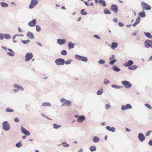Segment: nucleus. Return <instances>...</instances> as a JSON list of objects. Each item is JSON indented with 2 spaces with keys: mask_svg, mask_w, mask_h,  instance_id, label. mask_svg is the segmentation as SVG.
Returning <instances> with one entry per match:
<instances>
[{
  "mask_svg": "<svg viewBox=\"0 0 152 152\" xmlns=\"http://www.w3.org/2000/svg\"><path fill=\"white\" fill-rule=\"evenodd\" d=\"M141 5L142 8L144 10H151V7L148 4L145 3L144 1H142L141 3Z\"/></svg>",
  "mask_w": 152,
  "mask_h": 152,
  "instance_id": "obj_1",
  "label": "nucleus"
},
{
  "mask_svg": "<svg viewBox=\"0 0 152 152\" xmlns=\"http://www.w3.org/2000/svg\"><path fill=\"white\" fill-rule=\"evenodd\" d=\"M121 83L126 88H129L132 86L131 83L126 80L122 81H121Z\"/></svg>",
  "mask_w": 152,
  "mask_h": 152,
  "instance_id": "obj_2",
  "label": "nucleus"
},
{
  "mask_svg": "<svg viewBox=\"0 0 152 152\" xmlns=\"http://www.w3.org/2000/svg\"><path fill=\"white\" fill-rule=\"evenodd\" d=\"M144 45L146 48L151 47L152 48V40L148 39L146 40L145 42Z\"/></svg>",
  "mask_w": 152,
  "mask_h": 152,
  "instance_id": "obj_3",
  "label": "nucleus"
},
{
  "mask_svg": "<svg viewBox=\"0 0 152 152\" xmlns=\"http://www.w3.org/2000/svg\"><path fill=\"white\" fill-rule=\"evenodd\" d=\"M55 62L58 65H63L64 64L65 60L62 58H58L55 60Z\"/></svg>",
  "mask_w": 152,
  "mask_h": 152,
  "instance_id": "obj_4",
  "label": "nucleus"
},
{
  "mask_svg": "<svg viewBox=\"0 0 152 152\" xmlns=\"http://www.w3.org/2000/svg\"><path fill=\"white\" fill-rule=\"evenodd\" d=\"M121 108L122 111H124L128 109H131L132 106L129 104H127L126 105H123L121 106Z\"/></svg>",
  "mask_w": 152,
  "mask_h": 152,
  "instance_id": "obj_5",
  "label": "nucleus"
},
{
  "mask_svg": "<svg viewBox=\"0 0 152 152\" xmlns=\"http://www.w3.org/2000/svg\"><path fill=\"white\" fill-rule=\"evenodd\" d=\"M3 127L4 130L7 131L9 130L10 125L7 121H5L3 123Z\"/></svg>",
  "mask_w": 152,
  "mask_h": 152,
  "instance_id": "obj_6",
  "label": "nucleus"
},
{
  "mask_svg": "<svg viewBox=\"0 0 152 152\" xmlns=\"http://www.w3.org/2000/svg\"><path fill=\"white\" fill-rule=\"evenodd\" d=\"M33 57V56L32 53H28L26 55L25 61H28L32 58Z\"/></svg>",
  "mask_w": 152,
  "mask_h": 152,
  "instance_id": "obj_7",
  "label": "nucleus"
},
{
  "mask_svg": "<svg viewBox=\"0 0 152 152\" xmlns=\"http://www.w3.org/2000/svg\"><path fill=\"white\" fill-rule=\"evenodd\" d=\"M110 9L115 13H117L118 11V7L115 4H113L111 6Z\"/></svg>",
  "mask_w": 152,
  "mask_h": 152,
  "instance_id": "obj_8",
  "label": "nucleus"
},
{
  "mask_svg": "<svg viewBox=\"0 0 152 152\" xmlns=\"http://www.w3.org/2000/svg\"><path fill=\"white\" fill-rule=\"evenodd\" d=\"M38 3L37 0H31L30 4L29 5V7L31 9H32Z\"/></svg>",
  "mask_w": 152,
  "mask_h": 152,
  "instance_id": "obj_9",
  "label": "nucleus"
},
{
  "mask_svg": "<svg viewBox=\"0 0 152 152\" xmlns=\"http://www.w3.org/2000/svg\"><path fill=\"white\" fill-rule=\"evenodd\" d=\"M138 138L139 140L141 142H143L145 139V137L144 134L142 133H140L138 134Z\"/></svg>",
  "mask_w": 152,
  "mask_h": 152,
  "instance_id": "obj_10",
  "label": "nucleus"
},
{
  "mask_svg": "<svg viewBox=\"0 0 152 152\" xmlns=\"http://www.w3.org/2000/svg\"><path fill=\"white\" fill-rule=\"evenodd\" d=\"M134 63L133 61L132 60H129L126 63L123 64L124 66L126 67H129L132 65Z\"/></svg>",
  "mask_w": 152,
  "mask_h": 152,
  "instance_id": "obj_11",
  "label": "nucleus"
},
{
  "mask_svg": "<svg viewBox=\"0 0 152 152\" xmlns=\"http://www.w3.org/2000/svg\"><path fill=\"white\" fill-rule=\"evenodd\" d=\"M76 58L78 60L83 61H86V57L81 56L78 55H75Z\"/></svg>",
  "mask_w": 152,
  "mask_h": 152,
  "instance_id": "obj_12",
  "label": "nucleus"
},
{
  "mask_svg": "<svg viewBox=\"0 0 152 152\" xmlns=\"http://www.w3.org/2000/svg\"><path fill=\"white\" fill-rule=\"evenodd\" d=\"M21 132L25 135L28 136L30 134V132L26 130L25 128H24L23 127H22L21 128Z\"/></svg>",
  "mask_w": 152,
  "mask_h": 152,
  "instance_id": "obj_13",
  "label": "nucleus"
},
{
  "mask_svg": "<svg viewBox=\"0 0 152 152\" xmlns=\"http://www.w3.org/2000/svg\"><path fill=\"white\" fill-rule=\"evenodd\" d=\"M66 42V39H58L57 42L58 44L60 45H62L64 44Z\"/></svg>",
  "mask_w": 152,
  "mask_h": 152,
  "instance_id": "obj_14",
  "label": "nucleus"
},
{
  "mask_svg": "<svg viewBox=\"0 0 152 152\" xmlns=\"http://www.w3.org/2000/svg\"><path fill=\"white\" fill-rule=\"evenodd\" d=\"M36 23V20L35 19H33L29 22L28 25L30 26H35Z\"/></svg>",
  "mask_w": 152,
  "mask_h": 152,
  "instance_id": "obj_15",
  "label": "nucleus"
},
{
  "mask_svg": "<svg viewBox=\"0 0 152 152\" xmlns=\"http://www.w3.org/2000/svg\"><path fill=\"white\" fill-rule=\"evenodd\" d=\"M106 128L107 130L113 132H114L115 131V129L114 127H111L109 126H106Z\"/></svg>",
  "mask_w": 152,
  "mask_h": 152,
  "instance_id": "obj_16",
  "label": "nucleus"
},
{
  "mask_svg": "<svg viewBox=\"0 0 152 152\" xmlns=\"http://www.w3.org/2000/svg\"><path fill=\"white\" fill-rule=\"evenodd\" d=\"M85 119L84 115H81L79 117L77 120L78 122L80 123L82 122Z\"/></svg>",
  "mask_w": 152,
  "mask_h": 152,
  "instance_id": "obj_17",
  "label": "nucleus"
},
{
  "mask_svg": "<svg viewBox=\"0 0 152 152\" xmlns=\"http://www.w3.org/2000/svg\"><path fill=\"white\" fill-rule=\"evenodd\" d=\"M140 20V18L139 16H138V17L136 19L135 22L133 24L132 26H136L139 23Z\"/></svg>",
  "mask_w": 152,
  "mask_h": 152,
  "instance_id": "obj_18",
  "label": "nucleus"
},
{
  "mask_svg": "<svg viewBox=\"0 0 152 152\" xmlns=\"http://www.w3.org/2000/svg\"><path fill=\"white\" fill-rule=\"evenodd\" d=\"M99 3L103 7H105L106 5L105 2L103 0H99Z\"/></svg>",
  "mask_w": 152,
  "mask_h": 152,
  "instance_id": "obj_19",
  "label": "nucleus"
},
{
  "mask_svg": "<svg viewBox=\"0 0 152 152\" xmlns=\"http://www.w3.org/2000/svg\"><path fill=\"white\" fill-rule=\"evenodd\" d=\"M26 35L27 37L31 39H33L34 38L33 34L30 32H28Z\"/></svg>",
  "mask_w": 152,
  "mask_h": 152,
  "instance_id": "obj_20",
  "label": "nucleus"
},
{
  "mask_svg": "<svg viewBox=\"0 0 152 152\" xmlns=\"http://www.w3.org/2000/svg\"><path fill=\"white\" fill-rule=\"evenodd\" d=\"M118 45V44L115 42H112L111 46V48L113 49H114L115 48H116Z\"/></svg>",
  "mask_w": 152,
  "mask_h": 152,
  "instance_id": "obj_21",
  "label": "nucleus"
},
{
  "mask_svg": "<svg viewBox=\"0 0 152 152\" xmlns=\"http://www.w3.org/2000/svg\"><path fill=\"white\" fill-rule=\"evenodd\" d=\"M99 141V137L95 136L93 138V141L94 142H97Z\"/></svg>",
  "mask_w": 152,
  "mask_h": 152,
  "instance_id": "obj_22",
  "label": "nucleus"
},
{
  "mask_svg": "<svg viewBox=\"0 0 152 152\" xmlns=\"http://www.w3.org/2000/svg\"><path fill=\"white\" fill-rule=\"evenodd\" d=\"M71 104V102L69 100H67L65 102V103H64V104H62V106L65 105L66 106H70Z\"/></svg>",
  "mask_w": 152,
  "mask_h": 152,
  "instance_id": "obj_23",
  "label": "nucleus"
},
{
  "mask_svg": "<svg viewBox=\"0 0 152 152\" xmlns=\"http://www.w3.org/2000/svg\"><path fill=\"white\" fill-rule=\"evenodd\" d=\"M137 68V66L136 65H133V66H129L128 67V69L130 70H133L136 69Z\"/></svg>",
  "mask_w": 152,
  "mask_h": 152,
  "instance_id": "obj_24",
  "label": "nucleus"
},
{
  "mask_svg": "<svg viewBox=\"0 0 152 152\" xmlns=\"http://www.w3.org/2000/svg\"><path fill=\"white\" fill-rule=\"evenodd\" d=\"M68 46L69 49H71L74 48V45L71 42H69L68 43Z\"/></svg>",
  "mask_w": 152,
  "mask_h": 152,
  "instance_id": "obj_25",
  "label": "nucleus"
},
{
  "mask_svg": "<svg viewBox=\"0 0 152 152\" xmlns=\"http://www.w3.org/2000/svg\"><path fill=\"white\" fill-rule=\"evenodd\" d=\"M113 69L115 71L119 72L120 71V69L118 68L116 66H114L113 67Z\"/></svg>",
  "mask_w": 152,
  "mask_h": 152,
  "instance_id": "obj_26",
  "label": "nucleus"
},
{
  "mask_svg": "<svg viewBox=\"0 0 152 152\" xmlns=\"http://www.w3.org/2000/svg\"><path fill=\"white\" fill-rule=\"evenodd\" d=\"M111 87L115 89H119L122 88V86L117 85L115 84H113L111 85Z\"/></svg>",
  "mask_w": 152,
  "mask_h": 152,
  "instance_id": "obj_27",
  "label": "nucleus"
},
{
  "mask_svg": "<svg viewBox=\"0 0 152 152\" xmlns=\"http://www.w3.org/2000/svg\"><path fill=\"white\" fill-rule=\"evenodd\" d=\"M144 34L147 37L149 38H152V35L149 32H144Z\"/></svg>",
  "mask_w": 152,
  "mask_h": 152,
  "instance_id": "obj_28",
  "label": "nucleus"
},
{
  "mask_svg": "<svg viewBox=\"0 0 152 152\" xmlns=\"http://www.w3.org/2000/svg\"><path fill=\"white\" fill-rule=\"evenodd\" d=\"M110 83V81L107 79L104 78V84L105 85H107Z\"/></svg>",
  "mask_w": 152,
  "mask_h": 152,
  "instance_id": "obj_29",
  "label": "nucleus"
},
{
  "mask_svg": "<svg viewBox=\"0 0 152 152\" xmlns=\"http://www.w3.org/2000/svg\"><path fill=\"white\" fill-rule=\"evenodd\" d=\"M14 86L15 88H17L19 89H21L22 90H23V87H22L20 86V85H19L18 84H15L14 85Z\"/></svg>",
  "mask_w": 152,
  "mask_h": 152,
  "instance_id": "obj_30",
  "label": "nucleus"
},
{
  "mask_svg": "<svg viewBox=\"0 0 152 152\" xmlns=\"http://www.w3.org/2000/svg\"><path fill=\"white\" fill-rule=\"evenodd\" d=\"M139 14L141 17L144 18L145 17V13L144 11L140 12Z\"/></svg>",
  "mask_w": 152,
  "mask_h": 152,
  "instance_id": "obj_31",
  "label": "nucleus"
},
{
  "mask_svg": "<svg viewBox=\"0 0 152 152\" xmlns=\"http://www.w3.org/2000/svg\"><path fill=\"white\" fill-rule=\"evenodd\" d=\"M1 5L2 7H8V4L4 2H1Z\"/></svg>",
  "mask_w": 152,
  "mask_h": 152,
  "instance_id": "obj_32",
  "label": "nucleus"
},
{
  "mask_svg": "<svg viewBox=\"0 0 152 152\" xmlns=\"http://www.w3.org/2000/svg\"><path fill=\"white\" fill-rule=\"evenodd\" d=\"M42 105L43 106H50L51 104L49 103L48 102H43L42 104Z\"/></svg>",
  "mask_w": 152,
  "mask_h": 152,
  "instance_id": "obj_33",
  "label": "nucleus"
},
{
  "mask_svg": "<svg viewBox=\"0 0 152 152\" xmlns=\"http://www.w3.org/2000/svg\"><path fill=\"white\" fill-rule=\"evenodd\" d=\"M104 13L105 14H111L110 11L107 9H104Z\"/></svg>",
  "mask_w": 152,
  "mask_h": 152,
  "instance_id": "obj_34",
  "label": "nucleus"
},
{
  "mask_svg": "<svg viewBox=\"0 0 152 152\" xmlns=\"http://www.w3.org/2000/svg\"><path fill=\"white\" fill-rule=\"evenodd\" d=\"M90 150L91 152L94 151H96V148L95 146H92L90 148Z\"/></svg>",
  "mask_w": 152,
  "mask_h": 152,
  "instance_id": "obj_35",
  "label": "nucleus"
},
{
  "mask_svg": "<svg viewBox=\"0 0 152 152\" xmlns=\"http://www.w3.org/2000/svg\"><path fill=\"white\" fill-rule=\"evenodd\" d=\"M105 62L104 60L103 59H101L99 61L98 63L100 64H105Z\"/></svg>",
  "mask_w": 152,
  "mask_h": 152,
  "instance_id": "obj_36",
  "label": "nucleus"
},
{
  "mask_svg": "<svg viewBox=\"0 0 152 152\" xmlns=\"http://www.w3.org/2000/svg\"><path fill=\"white\" fill-rule=\"evenodd\" d=\"M103 92V90L102 89H100L97 92V94L98 95H100L102 94Z\"/></svg>",
  "mask_w": 152,
  "mask_h": 152,
  "instance_id": "obj_37",
  "label": "nucleus"
},
{
  "mask_svg": "<svg viewBox=\"0 0 152 152\" xmlns=\"http://www.w3.org/2000/svg\"><path fill=\"white\" fill-rule=\"evenodd\" d=\"M4 37L7 39H10L11 37L10 35L8 34H5L4 35Z\"/></svg>",
  "mask_w": 152,
  "mask_h": 152,
  "instance_id": "obj_38",
  "label": "nucleus"
},
{
  "mask_svg": "<svg viewBox=\"0 0 152 152\" xmlns=\"http://www.w3.org/2000/svg\"><path fill=\"white\" fill-rule=\"evenodd\" d=\"M53 126L54 127V128L55 129H58V128L60 127L61 125H57L56 124H53Z\"/></svg>",
  "mask_w": 152,
  "mask_h": 152,
  "instance_id": "obj_39",
  "label": "nucleus"
},
{
  "mask_svg": "<svg viewBox=\"0 0 152 152\" xmlns=\"http://www.w3.org/2000/svg\"><path fill=\"white\" fill-rule=\"evenodd\" d=\"M117 60L116 59L113 60L109 62V64L111 65H112Z\"/></svg>",
  "mask_w": 152,
  "mask_h": 152,
  "instance_id": "obj_40",
  "label": "nucleus"
},
{
  "mask_svg": "<svg viewBox=\"0 0 152 152\" xmlns=\"http://www.w3.org/2000/svg\"><path fill=\"white\" fill-rule=\"evenodd\" d=\"M61 144L63 145L64 147H68L69 145L68 144H67L66 142H63L61 143Z\"/></svg>",
  "mask_w": 152,
  "mask_h": 152,
  "instance_id": "obj_41",
  "label": "nucleus"
},
{
  "mask_svg": "<svg viewBox=\"0 0 152 152\" xmlns=\"http://www.w3.org/2000/svg\"><path fill=\"white\" fill-rule=\"evenodd\" d=\"M61 53L63 55L65 56L67 54V52L66 50H64L62 51Z\"/></svg>",
  "mask_w": 152,
  "mask_h": 152,
  "instance_id": "obj_42",
  "label": "nucleus"
},
{
  "mask_svg": "<svg viewBox=\"0 0 152 152\" xmlns=\"http://www.w3.org/2000/svg\"><path fill=\"white\" fill-rule=\"evenodd\" d=\"M145 105L148 108H149L150 109H152V107L150 104H147V103H145Z\"/></svg>",
  "mask_w": 152,
  "mask_h": 152,
  "instance_id": "obj_43",
  "label": "nucleus"
},
{
  "mask_svg": "<svg viewBox=\"0 0 152 152\" xmlns=\"http://www.w3.org/2000/svg\"><path fill=\"white\" fill-rule=\"evenodd\" d=\"M80 13L81 14L85 15H86V11H85V9H82L81 10L80 12Z\"/></svg>",
  "mask_w": 152,
  "mask_h": 152,
  "instance_id": "obj_44",
  "label": "nucleus"
},
{
  "mask_svg": "<svg viewBox=\"0 0 152 152\" xmlns=\"http://www.w3.org/2000/svg\"><path fill=\"white\" fill-rule=\"evenodd\" d=\"M72 60L70 59H69L68 60L65 61V63L66 64H69L71 63Z\"/></svg>",
  "mask_w": 152,
  "mask_h": 152,
  "instance_id": "obj_45",
  "label": "nucleus"
},
{
  "mask_svg": "<svg viewBox=\"0 0 152 152\" xmlns=\"http://www.w3.org/2000/svg\"><path fill=\"white\" fill-rule=\"evenodd\" d=\"M14 110L12 109H11L9 108H7L6 109V111L7 112H13Z\"/></svg>",
  "mask_w": 152,
  "mask_h": 152,
  "instance_id": "obj_46",
  "label": "nucleus"
},
{
  "mask_svg": "<svg viewBox=\"0 0 152 152\" xmlns=\"http://www.w3.org/2000/svg\"><path fill=\"white\" fill-rule=\"evenodd\" d=\"M21 41L22 43L24 44H26L30 42V40H22Z\"/></svg>",
  "mask_w": 152,
  "mask_h": 152,
  "instance_id": "obj_47",
  "label": "nucleus"
},
{
  "mask_svg": "<svg viewBox=\"0 0 152 152\" xmlns=\"http://www.w3.org/2000/svg\"><path fill=\"white\" fill-rule=\"evenodd\" d=\"M36 30L37 31H40L41 30V28H40V27L38 25H36Z\"/></svg>",
  "mask_w": 152,
  "mask_h": 152,
  "instance_id": "obj_48",
  "label": "nucleus"
},
{
  "mask_svg": "<svg viewBox=\"0 0 152 152\" xmlns=\"http://www.w3.org/2000/svg\"><path fill=\"white\" fill-rule=\"evenodd\" d=\"M7 54L10 56H14V53L8 52L7 53Z\"/></svg>",
  "mask_w": 152,
  "mask_h": 152,
  "instance_id": "obj_49",
  "label": "nucleus"
},
{
  "mask_svg": "<svg viewBox=\"0 0 152 152\" xmlns=\"http://www.w3.org/2000/svg\"><path fill=\"white\" fill-rule=\"evenodd\" d=\"M151 131H148L146 133L145 136L147 137V136H149L150 135V134L151 133Z\"/></svg>",
  "mask_w": 152,
  "mask_h": 152,
  "instance_id": "obj_50",
  "label": "nucleus"
},
{
  "mask_svg": "<svg viewBox=\"0 0 152 152\" xmlns=\"http://www.w3.org/2000/svg\"><path fill=\"white\" fill-rule=\"evenodd\" d=\"M94 37V38H96L98 39H100V37L97 35L95 34L93 36Z\"/></svg>",
  "mask_w": 152,
  "mask_h": 152,
  "instance_id": "obj_51",
  "label": "nucleus"
},
{
  "mask_svg": "<svg viewBox=\"0 0 152 152\" xmlns=\"http://www.w3.org/2000/svg\"><path fill=\"white\" fill-rule=\"evenodd\" d=\"M111 107L110 105V104H106L105 105L106 109L107 110H108Z\"/></svg>",
  "mask_w": 152,
  "mask_h": 152,
  "instance_id": "obj_52",
  "label": "nucleus"
},
{
  "mask_svg": "<svg viewBox=\"0 0 152 152\" xmlns=\"http://www.w3.org/2000/svg\"><path fill=\"white\" fill-rule=\"evenodd\" d=\"M4 37V35L3 34H0V39H3Z\"/></svg>",
  "mask_w": 152,
  "mask_h": 152,
  "instance_id": "obj_53",
  "label": "nucleus"
},
{
  "mask_svg": "<svg viewBox=\"0 0 152 152\" xmlns=\"http://www.w3.org/2000/svg\"><path fill=\"white\" fill-rule=\"evenodd\" d=\"M66 101V100L65 99H62L60 100L61 102H64V103H65Z\"/></svg>",
  "mask_w": 152,
  "mask_h": 152,
  "instance_id": "obj_54",
  "label": "nucleus"
},
{
  "mask_svg": "<svg viewBox=\"0 0 152 152\" xmlns=\"http://www.w3.org/2000/svg\"><path fill=\"white\" fill-rule=\"evenodd\" d=\"M14 121L15 122H18L19 121V119L18 118H15L14 119Z\"/></svg>",
  "mask_w": 152,
  "mask_h": 152,
  "instance_id": "obj_55",
  "label": "nucleus"
},
{
  "mask_svg": "<svg viewBox=\"0 0 152 152\" xmlns=\"http://www.w3.org/2000/svg\"><path fill=\"white\" fill-rule=\"evenodd\" d=\"M20 143L18 142L16 144V146L17 147H20L21 146V145H20Z\"/></svg>",
  "mask_w": 152,
  "mask_h": 152,
  "instance_id": "obj_56",
  "label": "nucleus"
},
{
  "mask_svg": "<svg viewBox=\"0 0 152 152\" xmlns=\"http://www.w3.org/2000/svg\"><path fill=\"white\" fill-rule=\"evenodd\" d=\"M119 25L121 27H123L124 26V24L121 22H119Z\"/></svg>",
  "mask_w": 152,
  "mask_h": 152,
  "instance_id": "obj_57",
  "label": "nucleus"
},
{
  "mask_svg": "<svg viewBox=\"0 0 152 152\" xmlns=\"http://www.w3.org/2000/svg\"><path fill=\"white\" fill-rule=\"evenodd\" d=\"M115 57V56L114 55H113L111 57L109 58V60H111L113 58H114Z\"/></svg>",
  "mask_w": 152,
  "mask_h": 152,
  "instance_id": "obj_58",
  "label": "nucleus"
},
{
  "mask_svg": "<svg viewBox=\"0 0 152 152\" xmlns=\"http://www.w3.org/2000/svg\"><path fill=\"white\" fill-rule=\"evenodd\" d=\"M148 144L151 146H152V140H150L149 141Z\"/></svg>",
  "mask_w": 152,
  "mask_h": 152,
  "instance_id": "obj_59",
  "label": "nucleus"
},
{
  "mask_svg": "<svg viewBox=\"0 0 152 152\" xmlns=\"http://www.w3.org/2000/svg\"><path fill=\"white\" fill-rule=\"evenodd\" d=\"M113 21L115 22H116L118 21V20L117 18H115L113 19Z\"/></svg>",
  "mask_w": 152,
  "mask_h": 152,
  "instance_id": "obj_60",
  "label": "nucleus"
},
{
  "mask_svg": "<svg viewBox=\"0 0 152 152\" xmlns=\"http://www.w3.org/2000/svg\"><path fill=\"white\" fill-rule=\"evenodd\" d=\"M125 129L126 130L127 132H129L130 131V130L127 128H126Z\"/></svg>",
  "mask_w": 152,
  "mask_h": 152,
  "instance_id": "obj_61",
  "label": "nucleus"
},
{
  "mask_svg": "<svg viewBox=\"0 0 152 152\" xmlns=\"http://www.w3.org/2000/svg\"><path fill=\"white\" fill-rule=\"evenodd\" d=\"M18 31L20 32H21L22 31V29H21V28H20V27H18Z\"/></svg>",
  "mask_w": 152,
  "mask_h": 152,
  "instance_id": "obj_62",
  "label": "nucleus"
},
{
  "mask_svg": "<svg viewBox=\"0 0 152 152\" xmlns=\"http://www.w3.org/2000/svg\"><path fill=\"white\" fill-rule=\"evenodd\" d=\"M37 44L38 45H39V46H42V45L40 43L38 42H37Z\"/></svg>",
  "mask_w": 152,
  "mask_h": 152,
  "instance_id": "obj_63",
  "label": "nucleus"
},
{
  "mask_svg": "<svg viewBox=\"0 0 152 152\" xmlns=\"http://www.w3.org/2000/svg\"><path fill=\"white\" fill-rule=\"evenodd\" d=\"M90 5V4H89V3L86 1V5L87 6H89Z\"/></svg>",
  "mask_w": 152,
  "mask_h": 152,
  "instance_id": "obj_64",
  "label": "nucleus"
}]
</instances>
